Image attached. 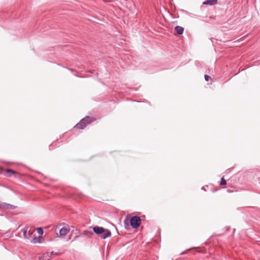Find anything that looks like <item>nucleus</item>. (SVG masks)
Segmentation results:
<instances>
[{
    "instance_id": "1",
    "label": "nucleus",
    "mask_w": 260,
    "mask_h": 260,
    "mask_svg": "<svg viewBox=\"0 0 260 260\" xmlns=\"http://www.w3.org/2000/svg\"><path fill=\"white\" fill-rule=\"evenodd\" d=\"M92 228L94 234H96L102 239H106L107 238L111 237V232L107 229L98 225L90 227V228Z\"/></svg>"
},
{
    "instance_id": "2",
    "label": "nucleus",
    "mask_w": 260,
    "mask_h": 260,
    "mask_svg": "<svg viewBox=\"0 0 260 260\" xmlns=\"http://www.w3.org/2000/svg\"><path fill=\"white\" fill-rule=\"evenodd\" d=\"M141 223V219L139 216H134L128 219V216L126 217L124 221V226L126 229L129 226V225L134 229H137L140 226Z\"/></svg>"
},
{
    "instance_id": "3",
    "label": "nucleus",
    "mask_w": 260,
    "mask_h": 260,
    "mask_svg": "<svg viewBox=\"0 0 260 260\" xmlns=\"http://www.w3.org/2000/svg\"><path fill=\"white\" fill-rule=\"evenodd\" d=\"M95 120V118L89 116H86L84 118H82L78 123H77L74 127L79 129H83L86 127L87 125L91 123Z\"/></svg>"
},
{
    "instance_id": "4",
    "label": "nucleus",
    "mask_w": 260,
    "mask_h": 260,
    "mask_svg": "<svg viewBox=\"0 0 260 260\" xmlns=\"http://www.w3.org/2000/svg\"><path fill=\"white\" fill-rule=\"evenodd\" d=\"M19 173L17 172H16L15 171H13V170L11 169H7L5 170V173L4 174L5 176L7 177H11L13 175H19Z\"/></svg>"
},
{
    "instance_id": "5",
    "label": "nucleus",
    "mask_w": 260,
    "mask_h": 260,
    "mask_svg": "<svg viewBox=\"0 0 260 260\" xmlns=\"http://www.w3.org/2000/svg\"><path fill=\"white\" fill-rule=\"evenodd\" d=\"M94 233L93 232L88 231V230H85L82 233V235L84 236H86L88 238H91L92 236L93 235Z\"/></svg>"
},
{
    "instance_id": "6",
    "label": "nucleus",
    "mask_w": 260,
    "mask_h": 260,
    "mask_svg": "<svg viewBox=\"0 0 260 260\" xmlns=\"http://www.w3.org/2000/svg\"><path fill=\"white\" fill-rule=\"evenodd\" d=\"M217 3V0H206L203 3V5L213 6Z\"/></svg>"
},
{
    "instance_id": "7",
    "label": "nucleus",
    "mask_w": 260,
    "mask_h": 260,
    "mask_svg": "<svg viewBox=\"0 0 260 260\" xmlns=\"http://www.w3.org/2000/svg\"><path fill=\"white\" fill-rule=\"evenodd\" d=\"M184 30V28L178 25L175 27V30L176 31V33L179 35L183 34Z\"/></svg>"
},
{
    "instance_id": "8",
    "label": "nucleus",
    "mask_w": 260,
    "mask_h": 260,
    "mask_svg": "<svg viewBox=\"0 0 260 260\" xmlns=\"http://www.w3.org/2000/svg\"><path fill=\"white\" fill-rule=\"evenodd\" d=\"M69 232V230L66 228H62L59 230V235L60 236H64Z\"/></svg>"
},
{
    "instance_id": "9",
    "label": "nucleus",
    "mask_w": 260,
    "mask_h": 260,
    "mask_svg": "<svg viewBox=\"0 0 260 260\" xmlns=\"http://www.w3.org/2000/svg\"><path fill=\"white\" fill-rule=\"evenodd\" d=\"M17 208V206H14L13 205H11L10 204L7 203L6 205V210H14Z\"/></svg>"
},
{
    "instance_id": "10",
    "label": "nucleus",
    "mask_w": 260,
    "mask_h": 260,
    "mask_svg": "<svg viewBox=\"0 0 260 260\" xmlns=\"http://www.w3.org/2000/svg\"><path fill=\"white\" fill-rule=\"evenodd\" d=\"M7 203L0 201V210H6Z\"/></svg>"
},
{
    "instance_id": "11",
    "label": "nucleus",
    "mask_w": 260,
    "mask_h": 260,
    "mask_svg": "<svg viewBox=\"0 0 260 260\" xmlns=\"http://www.w3.org/2000/svg\"><path fill=\"white\" fill-rule=\"evenodd\" d=\"M41 240H43V238L42 237H41V236H39L38 238H36L35 237L34 239V243H41L42 242V241Z\"/></svg>"
},
{
    "instance_id": "12",
    "label": "nucleus",
    "mask_w": 260,
    "mask_h": 260,
    "mask_svg": "<svg viewBox=\"0 0 260 260\" xmlns=\"http://www.w3.org/2000/svg\"><path fill=\"white\" fill-rule=\"evenodd\" d=\"M219 184L221 186H223L226 184V181L224 179L223 177L221 178Z\"/></svg>"
},
{
    "instance_id": "13",
    "label": "nucleus",
    "mask_w": 260,
    "mask_h": 260,
    "mask_svg": "<svg viewBox=\"0 0 260 260\" xmlns=\"http://www.w3.org/2000/svg\"><path fill=\"white\" fill-rule=\"evenodd\" d=\"M37 231L38 233L40 235H42L44 233V231H43V229L41 228H38L37 229Z\"/></svg>"
},
{
    "instance_id": "14",
    "label": "nucleus",
    "mask_w": 260,
    "mask_h": 260,
    "mask_svg": "<svg viewBox=\"0 0 260 260\" xmlns=\"http://www.w3.org/2000/svg\"><path fill=\"white\" fill-rule=\"evenodd\" d=\"M204 78L206 81H209V79L210 78V76L208 75H205Z\"/></svg>"
},
{
    "instance_id": "15",
    "label": "nucleus",
    "mask_w": 260,
    "mask_h": 260,
    "mask_svg": "<svg viewBox=\"0 0 260 260\" xmlns=\"http://www.w3.org/2000/svg\"><path fill=\"white\" fill-rule=\"evenodd\" d=\"M27 229H24L23 230V235L24 236V237H26V233H27Z\"/></svg>"
},
{
    "instance_id": "16",
    "label": "nucleus",
    "mask_w": 260,
    "mask_h": 260,
    "mask_svg": "<svg viewBox=\"0 0 260 260\" xmlns=\"http://www.w3.org/2000/svg\"><path fill=\"white\" fill-rule=\"evenodd\" d=\"M4 171L3 169L0 167V174L3 173V171Z\"/></svg>"
},
{
    "instance_id": "17",
    "label": "nucleus",
    "mask_w": 260,
    "mask_h": 260,
    "mask_svg": "<svg viewBox=\"0 0 260 260\" xmlns=\"http://www.w3.org/2000/svg\"><path fill=\"white\" fill-rule=\"evenodd\" d=\"M78 237H79V236H76L75 237V239H76V238H78Z\"/></svg>"
},
{
    "instance_id": "18",
    "label": "nucleus",
    "mask_w": 260,
    "mask_h": 260,
    "mask_svg": "<svg viewBox=\"0 0 260 260\" xmlns=\"http://www.w3.org/2000/svg\"><path fill=\"white\" fill-rule=\"evenodd\" d=\"M202 189H204V190H205V189L204 187H202Z\"/></svg>"
}]
</instances>
